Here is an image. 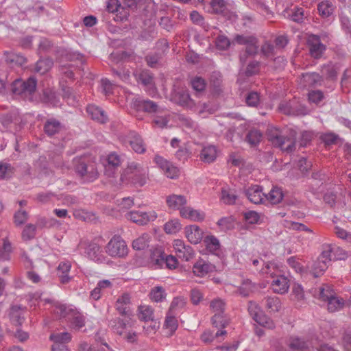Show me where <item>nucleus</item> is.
<instances>
[{"mask_svg":"<svg viewBox=\"0 0 351 351\" xmlns=\"http://www.w3.org/2000/svg\"><path fill=\"white\" fill-rule=\"evenodd\" d=\"M165 326L170 330L171 333L176 330L178 328V320L176 318L175 313L167 312L165 321Z\"/></svg>","mask_w":351,"mask_h":351,"instance_id":"obj_40","label":"nucleus"},{"mask_svg":"<svg viewBox=\"0 0 351 351\" xmlns=\"http://www.w3.org/2000/svg\"><path fill=\"white\" fill-rule=\"evenodd\" d=\"M292 21L297 23H302L304 19V9L302 8H295L290 14Z\"/></svg>","mask_w":351,"mask_h":351,"instance_id":"obj_63","label":"nucleus"},{"mask_svg":"<svg viewBox=\"0 0 351 351\" xmlns=\"http://www.w3.org/2000/svg\"><path fill=\"white\" fill-rule=\"evenodd\" d=\"M215 45L219 50H226L230 45V41L225 35H219L215 39Z\"/></svg>","mask_w":351,"mask_h":351,"instance_id":"obj_54","label":"nucleus"},{"mask_svg":"<svg viewBox=\"0 0 351 351\" xmlns=\"http://www.w3.org/2000/svg\"><path fill=\"white\" fill-rule=\"evenodd\" d=\"M265 308L270 313L278 312L281 307V302L278 297H267L264 300Z\"/></svg>","mask_w":351,"mask_h":351,"instance_id":"obj_31","label":"nucleus"},{"mask_svg":"<svg viewBox=\"0 0 351 351\" xmlns=\"http://www.w3.org/2000/svg\"><path fill=\"white\" fill-rule=\"evenodd\" d=\"M215 270L214 265L203 259H199L193 266V273L198 277H204Z\"/></svg>","mask_w":351,"mask_h":351,"instance_id":"obj_13","label":"nucleus"},{"mask_svg":"<svg viewBox=\"0 0 351 351\" xmlns=\"http://www.w3.org/2000/svg\"><path fill=\"white\" fill-rule=\"evenodd\" d=\"M75 173L84 182H91L97 178L98 173L96 165L87 156L75 157L73 160Z\"/></svg>","mask_w":351,"mask_h":351,"instance_id":"obj_1","label":"nucleus"},{"mask_svg":"<svg viewBox=\"0 0 351 351\" xmlns=\"http://www.w3.org/2000/svg\"><path fill=\"white\" fill-rule=\"evenodd\" d=\"M319 289V299L323 301L327 302L330 298H331L332 296L335 295V293L330 285H325L322 287H320Z\"/></svg>","mask_w":351,"mask_h":351,"instance_id":"obj_47","label":"nucleus"},{"mask_svg":"<svg viewBox=\"0 0 351 351\" xmlns=\"http://www.w3.org/2000/svg\"><path fill=\"white\" fill-rule=\"evenodd\" d=\"M151 237L149 234H143L132 242V247L136 250H143L149 247Z\"/></svg>","mask_w":351,"mask_h":351,"instance_id":"obj_30","label":"nucleus"},{"mask_svg":"<svg viewBox=\"0 0 351 351\" xmlns=\"http://www.w3.org/2000/svg\"><path fill=\"white\" fill-rule=\"evenodd\" d=\"M130 304V295L128 293H123L121 297H119L117 299L116 302V308L121 315L129 317L132 315Z\"/></svg>","mask_w":351,"mask_h":351,"instance_id":"obj_15","label":"nucleus"},{"mask_svg":"<svg viewBox=\"0 0 351 351\" xmlns=\"http://www.w3.org/2000/svg\"><path fill=\"white\" fill-rule=\"evenodd\" d=\"M71 323L74 328L80 330L84 326V317L80 313H73Z\"/></svg>","mask_w":351,"mask_h":351,"instance_id":"obj_61","label":"nucleus"},{"mask_svg":"<svg viewBox=\"0 0 351 351\" xmlns=\"http://www.w3.org/2000/svg\"><path fill=\"white\" fill-rule=\"evenodd\" d=\"M181 228V225L178 220H171L164 226V230L167 234H175Z\"/></svg>","mask_w":351,"mask_h":351,"instance_id":"obj_53","label":"nucleus"},{"mask_svg":"<svg viewBox=\"0 0 351 351\" xmlns=\"http://www.w3.org/2000/svg\"><path fill=\"white\" fill-rule=\"evenodd\" d=\"M226 333L227 332L225 330L217 331L215 335L210 330H206L202 334L201 339L205 343H210L215 338L225 335Z\"/></svg>","mask_w":351,"mask_h":351,"instance_id":"obj_42","label":"nucleus"},{"mask_svg":"<svg viewBox=\"0 0 351 351\" xmlns=\"http://www.w3.org/2000/svg\"><path fill=\"white\" fill-rule=\"evenodd\" d=\"M128 323V321L126 319L115 318L109 322V326L114 333L122 336L125 334V329Z\"/></svg>","mask_w":351,"mask_h":351,"instance_id":"obj_25","label":"nucleus"},{"mask_svg":"<svg viewBox=\"0 0 351 351\" xmlns=\"http://www.w3.org/2000/svg\"><path fill=\"white\" fill-rule=\"evenodd\" d=\"M28 217L27 212L23 210H19L14 215V223L16 226H21L27 221Z\"/></svg>","mask_w":351,"mask_h":351,"instance_id":"obj_55","label":"nucleus"},{"mask_svg":"<svg viewBox=\"0 0 351 351\" xmlns=\"http://www.w3.org/2000/svg\"><path fill=\"white\" fill-rule=\"evenodd\" d=\"M173 247L177 253V256L182 261H189L193 257L194 251L193 248L190 245H185L182 240H175Z\"/></svg>","mask_w":351,"mask_h":351,"instance_id":"obj_11","label":"nucleus"},{"mask_svg":"<svg viewBox=\"0 0 351 351\" xmlns=\"http://www.w3.org/2000/svg\"><path fill=\"white\" fill-rule=\"evenodd\" d=\"M212 8V12L215 14H221L226 8L224 0H212L210 3Z\"/></svg>","mask_w":351,"mask_h":351,"instance_id":"obj_52","label":"nucleus"},{"mask_svg":"<svg viewBox=\"0 0 351 351\" xmlns=\"http://www.w3.org/2000/svg\"><path fill=\"white\" fill-rule=\"evenodd\" d=\"M53 61L51 58H47L38 60L35 66V71L43 75L48 72L53 66Z\"/></svg>","mask_w":351,"mask_h":351,"instance_id":"obj_28","label":"nucleus"},{"mask_svg":"<svg viewBox=\"0 0 351 351\" xmlns=\"http://www.w3.org/2000/svg\"><path fill=\"white\" fill-rule=\"evenodd\" d=\"M3 56L5 62L12 66H23L27 62V59L23 56L12 51H5Z\"/></svg>","mask_w":351,"mask_h":351,"instance_id":"obj_17","label":"nucleus"},{"mask_svg":"<svg viewBox=\"0 0 351 351\" xmlns=\"http://www.w3.org/2000/svg\"><path fill=\"white\" fill-rule=\"evenodd\" d=\"M71 263L67 262H61L58 267V275L60 281L62 284L68 283L71 277L69 276V272L71 269Z\"/></svg>","mask_w":351,"mask_h":351,"instance_id":"obj_23","label":"nucleus"},{"mask_svg":"<svg viewBox=\"0 0 351 351\" xmlns=\"http://www.w3.org/2000/svg\"><path fill=\"white\" fill-rule=\"evenodd\" d=\"M325 49V46L321 43H315L311 45L310 53L315 58H319L321 57Z\"/></svg>","mask_w":351,"mask_h":351,"instance_id":"obj_58","label":"nucleus"},{"mask_svg":"<svg viewBox=\"0 0 351 351\" xmlns=\"http://www.w3.org/2000/svg\"><path fill=\"white\" fill-rule=\"evenodd\" d=\"M287 264L293 268L296 272L303 273L304 271V268L301 265V263L298 261V258L295 256H291L287 261Z\"/></svg>","mask_w":351,"mask_h":351,"instance_id":"obj_62","label":"nucleus"},{"mask_svg":"<svg viewBox=\"0 0 351 351\" xmlns=\"http://www.w3.org/2000/svg\"><path fill=\"white\" fill-rule=\"evenodd\" d=\"M53 343H64L70 341L71 336L69 332H64L51 334L49 337Z\"/></svg>","mask_w":351,"mask_h":351,"instance_id":"obj_45","label":"nucleus"},{"mask_svg":"<svg viewBox=\"0 0 351 351\" xmlns=\"http://www.w3.org/2000/svg\"><path fill=\"white\" fill-rule=\"evenodd\" d=\"M318 344V338L314 335L291 337L289 348L292 351H315Z\"/></svg>","mask_w":351,"mask_h":351,"instance_id":"obj_5","label":"nucleus"},{"mask_svg":"<svg viewBox=\"0 0 351 351\" xmlns=\"http://www.w3.org/2000/svg\"><path fill=\"white\" fill-rule=\"evenodd\" d=\"M147 170L140 164L132 162L121 175L123 181L127 180L132 184L142 186L146 183Z\"/></svg>","mask_w":351,"mask_h":351,"instance_id":"obj_3","label":"nucleus"},{"mask_svg":"<svg viewBox=\"0 0 351 351\" xmlns=\"http://www.w3.org/2000/svg\"><path fill=\"white\" fill-rule=\"evenodd\" d=\"M131 107L136 112H144L149 114L158 113L160 107L155 101L149 99L136 97L132 99Z\"/></svg>","mask_w":351,"mask_h":351,"instance_id":"obj_7","label":"nucleus"},{"mask_svg":"<svg viewBox=\"0 0 351 351\" xmlns=\"http://www.w3.org/2000/svg\"><path fill=\"white\" fill-rule=\"evenodd\" d=\"M149 296L152 300L156 302H161L165 299L166 293L164 288L158 286L152 289Z\"/></svg>","mask_w":351,"mask_h":351,"instance_id":"obj_37","label":"nucleus"},{"mask_svg":"<svg viewBox=\"0 0 351 351\" xmlns=\"http://www.w3.org/2000/svg\"><path fill=\"white\" fill-rule=\"evenodd\" d=\"M108 164L106 166V173L111 176L114 174L113 169L117 168L121 165V158L115 153L108 155L107 158Z\"/></svg>","mask_w":351,"mask_h":351,"instance_id":"obj_26","label":"nucleus"},{"mask_svg":"<svg viewBox=\"0 0 351 351\" xmlns=\"http://www.w3.org/2000/svg\"><path fill=\"white\" fill-rule=\"evenodd\" d=\"M244 193L247 199L254 204H261L265 196L263 193L262 186L258 185H252L244 190Z\"/></svg>","mask_w":351,"mask_h":351,"instance_id":"obj_12","label":"nucleus"},{"mask_svg":"<svg viewBox=\"0 0 351 351\" xmlns=\"http://www.w3.org/2000/svg\"><path fill=\"white\" fill-rule=\"evenodd\" d=\"M60 129V122L55 119L47 120L44 125V131L48 136H53L59 132Z\"/></svg>","mask_w":351,"mask_h":351,"instance_id":"obj_29","label":"nucleus"},{"mask_svg":"<svg viewBox=\"0 0 351 351\" xmlns=\"http://www.w3.org/2000/svg\"><path fill=\"white\" fill-rule=\"evenodd\" d=\"M317 10L319 14L324 18L330 16L333 12L332 5L328 1L319 3L317 5Z\"/></svg>","mask_w":351,"mask_h":351,"instance_id":"obj_41","label":"nucleus"},{"mask_svg":"<svg viewBox=\"0 0 351 351\" xmlns=\"http://www.w3.org/2000/svg\"><path fill=\"white\" fill-rule=\"evenodd\" d=\"M237 197H238L235 194V193L231 191L230 189L224 188L221 189V199L224 204L232 205L235 204Z\"/></svg>","mask_w":351,"mask_h":351,"instance_id":"obj_35","label":"nucleus"},{"mask_svg":"<svg viewBox=\"0 0 351 351\" xmlns=\"http://www.w3.org/2000/svg\"><path fill=\"white\" fill-rule=\"evenodd\" d=\"M234 40L239 45H248L253 42H256V38L253 36H245L237 34Z\"/></svg>","mask_w":351,"mask_h":351,"instance_id":"obj_57","label":"nucleus"},{"mask_svg":"<svg viewBox=\"0 0 351 351\" xmlns=\"http://www.w3.org/2000/svg\"><path fill=\"white\" fill-rule=\"evenodd\" d=\"M36 227L35 225L29 223L26 225L22 232V237L24 240H30L35 237Z\"/></svg>","mask_w":351,"mask_h":351,"instance_id":"obj_56","label":"nucleus"},{"mask_svg":"<svg viewBox=\"0 0 351 351\" xmlns=\"http://www.w3.org/2000/svg\"><path fill=\"white\" fill-rule=\"evenodd\" d=\"M125 216L128 220H130L138 225L147 224L149 221H154L157 217V215L154 211L146 213L133 210L128 213Z\"/></svg>","mask_w":351,"mask_h":351,"instance_id":"obj_10","label":"nucleus"},{"mask_svg":"<svg viewBox=\"0 0 351 351\" xmlns=\"http://www.w3.org/2000/svg\"><path fill=\"white\" fill-rule=\"evenodd\" d=\"M332 256H333L332 245H326L324 247V250L318 258L328 264L332 260Z\"/></svg>","mask_w":351,"mask_h":351,"instance_id":"obj_59","label":"nucleus"},{"mask_svg":"<svg viewBox=\"0 0 351 351\" xmlns=\"http://www.w3.org/2000/svg\"><path fill=\"white\" fill-rule=\"evenodd\" d=\"M217 158V148L214 145L204 147L199 154V159L206 163H211Z\"/></svg>","mask_w":351,"mask_h":351,"instance_id":"obj_21","label":"nucleus"},{"mask_svg":"<svg viewBox=\"0 0 351 351\" xmlns=\"http://www.w3.org/2000/svg\"><path fill=\"white\" fill-rule=\"evenodd\" d=\"M88 114L91 119L96 120L101 123H104L108 121V117L104 110L95 105H88L86 108Z\"/></svg>","mask_w":351,"mask_h":351,"instance_id":"obj_19","label":"nucleus"},{"mask_svg":"<svg viewBox=\"0 0 351 351\" xmlns=\"http://www.w3.org/2000/svg\"><path fill=\"white\" fill-rule=\"evenodd\" d=\"M262 138L261 132L258 130H251L246 135L245 141L251 145H256Z\"/></svg>","mask_w":351,"mask_h":351,"instance_id":"obj_44","label":"nucleus"},{"mask_svg":"<svg viewBox=\"0 0 351 351\" xmlns=\"http://www.w3.org/2000/svg\"><path fill=\"white\" fill-rule=\"evenodd\" d=\"M328 309L330 312H335L341 310L345 304L343 299L337 297L336 294L332 296L328 301Z\"/></svg>","mask_w":351,"mask_h":351,"instance_id":"obj_33","label":"nucleus"},{"mask_svg":"<svg viewBox=\"0 0 351 351\" xmlns=\"http://www.w3.org/2000/svg\"><path fill=\"white\" fill-rule=\"evenodd\" d=\"M139 318L145 322L154 320V311L149 306H141L139 307Z\"/></svg>","mask_w":351,"mask_h":351,"instance_id":"obj_46","label":"nucleus"},{"mask_svg":"<svg viewBox=\"0 0 351 351\" xmlns=\"http://www.w3.org/2000/svg\"><path fill=\"white\" fill-rule=\"evenodd\" d=\"M21 306L19 305L12 306L10 308V317L16 324L21 325L23 320Z\"/></svg>","mask_w":351,"mask_h":351,"instance_id":"obj_43","label":"nucleus"},{"mask_svg":"<svg viewBox=\"0 0 351 351\" xmlns=\"http://www.w3.org/2000/svg\"><path fill=\"white\" fill-rule=\"evenodd\" d=\"M160 26L167 32H171L175 25V23L168 16H162L159 21Z\"/></svg>","mask_w":351,"mask_h":351,"instance_id":"obj_64","label":"nucleus"},{"mask_svg":"<svg viewBox=\"0 0 351 351\" xmlns=\"http://www.w3.org/2000/svg\"><path fill=\"white\" fill-rule=\"evenodd\" d=\"M255 285L249 279L243 280L237 291L243 297H247L255 289Z\"/></svg>","mask_w":351,"mask_h":351,"instance_id":"obj_32","label":"nucleus"},{"mask_svg":"<svg viewBox=\"0 0 351 351\" xmlns=\"http://www.w3.org/2000/svg\"><path fill=\"white\" fill-rule=\"evenodd\" d=\"M267 135L268 140L277 147L287 153H291L295 149L296 132L290 130L289 136L281 135L280 132L276 128L267 129Z\"/></svg>","mask_w":351,"mask_h":351,"instance_id":"obj_2","label":"nucleus"},{"mask_svg":"<svg viewBox=\"0 0 351 351\" xmlns=\"http://www.w3.org/2000/svg\"><path fill=\"white\" fill-rule=\"evenodd\" d=\"M306 86H315L321 84L322 77L316 73H309L303 75Z\"/></svg>","mask_w":351,"mask_h":351,"instance_id":"obj_36","label":"nucleus"},{"mask_svg":"<svg viewBox=\"0 0 351 351\" xmlns=\"http://www.w3.org/2000/svg\"><path fill=\"white\" fill-rule=\"evenodd\" d=\"M181 216L193 221H202L204 214L191 207H184L181 209Z\"/></svg>","mask_w":351,"mask_h":351,"instance_id":"obj_27","label":"nucleus"},{"mask_svg":"<svg viewBox=\"0 0 351 351\" xmlns=\"http://www.w3.org/2000/svg\"><path fill=\"white\" fill-rule=\"evenodd\" d=\"M265 197L271 204H276L282 199L283 194L280 188L274 187Z\"/></svg>","mask_w":351,"mask_h":351,"instance_id":"obj_38","label":"nucleus"},{"mask_svg":"<svg viewBox=\"0 0 351 351\" xmlns=\"http://www.w3.org/2000/svg\"><path fill=\"white\" fill-rule=\"evenodd\" d=\"M213 325L216 327L224 328L229 324V320L223 315V313H215L212 317Z\"/></svg>","mask_w":351,"mask_h":351,"instance_id":"obj_48","label":"nucleus"},{"mask_svg":"<svg viewBox=\"0 0 351 351\" xmlns=\"http://www.w3.org/2000/svg\"><path fill=\"white\" fill-rule=\"evenodd\" d=\"M222 82V76L219 72H213L210 77V84L215 93H219Z\"/></svg>","mask_w":351,"mask_h":351,"instance_id":"obj_39","label":"nucleus"},{"mask_svg":"<svg viewBox=\"0 0 351 351\" xmlns=\"http://www.w3.org/2000/svg\"><path fill=\"white\" fill-rule=\"evenodd\" d=\"M254 320L259 325L269 329H272L275 327L272 319L265 315L263 312L257 316V319H254Z\"/></svg>","mask_w":351,"mask_h":351,"instance_id":"obj_49","label":"nucleus"},{"mask_svg":"<svg viewBox=\"0 0 351 351\" xmlns=\"http://www.w3.org/2000/svg\"><path fill=\"white\" fill-rule=\"evenodd\" d=\"M37 81L34 77H29L24 81L21 79L14 80L12 84V91L15 95L25 100H32V95L36 89Z\"/></svg>","mask_w":351,"mask_h":351,"instance_id":"obj_4","label":"nucleus"},{"mask_svg":"<svg viewBox=\"0 0 351 351\" xmlns=\"http://www.w3.org/2000/svg\"><path fill=\"white\" fill-rule=\"evenodd\" d=\"M171 99L176 104L190 109L199 104V101L192 99L188 90L184 88L176 89L171 95Z\"/></svg>","mask_w":351,"mask_h":351,"instance_id":"obj_9","label":"nucleus"},{"mask_svg":"<svg viewBox=\"0 0 351 351\" xmlns=\"http://www.w3.org/2000/svg\"><path fill=\"white\" fill-rule=\"evenodd\" d=\"M79 246L84 250L85 256L90 260L96 263H103L105 261V256L103 254L101 247L96 240L82 241Z\"/></svg>","mask_w":351,"mask_h":351,"instance_id":"obj_6","label":"nucleus"},{"mask_svg":"<svg viewBox=\"0 0 351 351\" xmlns=\"http://www.w3.org/2000/svg\"><path fill=\"white\" fill-rule=\"evenodd\" d=\"M166 203L169 209L179 210L181 213V209L186 204V199L184 195L172 194L166 197Z\"/></svg>","mask_w":351,"mask_h":351,"instance_id":"obj_16","label":"nucleus"},{"mask_svg":"<svg viewBox=\"0 0 351 351\" xmlns=\"http://www.w3.org/2000/svg\"><path fill=\"white\" fill-rule=\"evenodd\" d=\"M271 286L274 292L285 293L287 292L289 287V280L284 276H278L272 281Z\"/></svg>","mask_w":351,"mask_h":351,"instance_id":"obj_20","label":"nucleus"},{"mask_svg":"<svg viewBox=\"0 0 351 351\" xmlns=\"http://www.w3.org/2000/svg\"><path fill=\"white\" fill-rule=\"evenodd\" d=\"M186 237L191 243L197 244L201 241L203 232L196 225H191L185 228Z\"/></svg>","mask_w":351,"mask_h":351,"instance_id":"obj_18","label":"nucleus"},{"mask_svg":"<svg viewBox=\"0 0 351 351\" xmlns=\"http://www.w3.org/2000/svg\"><path fill=\"white\" fill-rule=\"evenodd\" d=\"M192 88L197 92L196 96L204 91L206 88V82L201 77H195L191 82Z\"/></svg>","mask_w":351,"mask_h":351,"instance_id":"obj_50","label":"nucleus"},{"mask_svg":"<svg viewBox=\"0 0 351 351\" xmlns=\"http://www.w3.org/2000/svg\"><path fill=\"white\" fill-rule=\"evenodd\" d=\"M165 254L161 249L155 248L151 250L150 263L154 269L162 268L164 266Z\"/></svg>","mask_w":351,"mask_h":351,"instance_id":"obj_22","label":"nucleus"},{"mask_svg":"<svg viewBox=\"0 0 351 351\" xmlns=\"http://www.w3.org/2000/svg\"><path fill=\"white\" fill-rule=\"evenodd\" d=\"M204 242L206 243V248L212 252L217 251L219 248V240L214 236H207Z\"/></svg>","mask_w":351,"mask_h":351,"instance_id":"obj_51","label":"nucleus"},{"mask_svg":"<svg viewBox=\"0 0 351 351\" xmlns=\"http://www.w3.org/2000/svg\"><path fill=\"white\" fill-rule=\"evenodd\" d=\"M127 141L130 145L132 149L138 154H143L145 152V147L141 136L134 131H131L127 136Z\"/></svg>","mask_w":351,"mask_h":351,"instance_id":"obj_14","label":"nucleus"},{"mask_svg":"<svg viewBox=\"0 0 351 351\" xmlns=\"http://www.w3.org/2000/svg\"><path fill=\"white\" fill-rule=\"evenodd\" d=\"M106 252L112 257H123L128 254V247L120 237L114 236L106 245Z\"/></svg>","mask_w":351,"mask_h":351,"instance_id":"obj_8","label":"nucleus"},{"mask_svg":"<svg viewBox=\"0 0 351 351\" xmlns=\"http://www.w3.org/2000/svg\"><path fill=\"white\" fill-rule=\"evenodd\" d=\"M328 267V263H325L324 261H322L320 258H317V259L313 263L312 265L311 273L313 277L317 278L322 275L326 271Z\"/></svg>","mask_w":351,"mask_h":351,"instance_id":"obj_34","label":"nucleus"},{"mask_svg":"<svg viewBox=\"0 0 351 351\" xmlns=\"http://www.w3.org/2000/svg\"><path fill=\"white\" fill-rule=\"evenodd\" d=\"M136 80L145 86L149 85L152 83V77L147 71H141L136 74Z\"/></svg>","mask_w":351,"mask_h":351,"instance_id":"obj_60","label":"nucleus"},{"mask_svg":"<svg viewBox=\"0 0 351 351\" xmlns=\"http://www.w3.org/2000/svg\"><path fill=\"white\" fill-rule=\"evenodd\" d=\"M279 110L285 114L297 116L300 114L295 101H282L279 105Z\"/></svg>","mask_w":351,"mask_h":351,"instance_id":"obj_24","label":"nucleus"}]
</instances>
